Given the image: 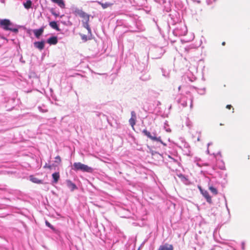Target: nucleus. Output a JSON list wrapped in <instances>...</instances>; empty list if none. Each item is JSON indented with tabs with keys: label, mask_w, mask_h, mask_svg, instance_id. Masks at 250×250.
<instances>
[{
	"label": "nucleus",
	"mask_w": 250,
	"mask_h": 250,
	"mask_svg": "<svg viewBox=\"0 0 250 250\" xmlns=\"http://www.w3.org/2000/svg\"><path fill=\"white\" fill-rule=\"evenodd\" d=\"M190 101H191V103L192 102V101H191V99H190ZM190 106H192V104H190Z\"/></svg>",
	"instance_id": "nucleus-37"
},
{
	"label": "nucleus",
	"mask_w": 250,
	"mask_h": 250,
	"mask_svg": "<svg viewBox=\"0 0 250 250\" xmlns=\"http://www.w3.org/2000/svg\"><path fill=\"white\" fill-rule=\"evenodd\" d=\"M44 168H48L49 169H51L52 168V166L51 165H48L47 164H46L44 167H43Z\"/></svg>",
	"instance_id": "nucleus-26"
},
{
	"label": "nucleus",
	"mask_w": 250,
	"mask_h": 250,
	"mask_svg": "<svg viewBox=\"0 0 250 250\" xmlns=\"http://www.w3.org/2000/svg\"><path fill=\"white\" fill-rule=\"evenodd\" d=\"M40 110H41L42 112H46V111H47V110H42L41 109H40Z\"/></svg>",
	"instance_id": "nucleus-29"
},
{
	"label": "nucleus",
	"mask_w": 250,
	"mask_h": 250,
	"mask_svg": "<svg viewBox=\"0 0 250 250\" xmlns=\"http://www.w3.org/2000/svg\"><path fill=\"white\" fill-rule=\"evenodd\" d=\"M44 31V27H42L39 29H34L33 30V33L35 36V37L37 38H39V37L42 35Z\"/></svg>",
	"instance_id": "nucleus-9"
},
{
	"label": "nucleus",
	"mask_w": 250,
	"mask_h": 250,
	"mask_svg": "<svg viewBox=\"0 0 250 250\" xmlns=\"http://www.w3.org/2000/svg\"><path fill=\"white\" fill-rule=\"evenodd\" d=\"M30 180L32 182L36 184H42V181L41 180L38 179L37 178L33 176H30L29 177Z\"/></svg>",
	"instance_id": "nucleus-14"
},
{
	"label": "nucleus",
	"mask_w": 250,
	"mask_h": 250,
	"mask_svg": "<svg viewBox=\"0 0 250 250\" xmlns=\"http://www.w3.org/2000/svg\"><path fill=\"white\" fill-rule=\"evenodd\" d=\"M0 1L2 3H5V0H0Z\"/></svg>",
	"instance_id": "nucleus-28"
},
{
	"label": "nucleus",
	"mask_w": 250,
	"mask_h": 250,
	"mask_svg": "<svg viewBox=\"0 0 250 250\" xmlns=\"http://www.w3.org/2000/svg\"><path fill=\"white\" fill-rule=\"evenodd\" d=\"M47 42L50 45H55L58 42V39L57 37H51L47 39Z\"/></svg>",
	"instance_id": "nucleus-10"
},
{
	"label": "nucleus",
	"mask_w": 250,
	"mask_h": 250,
	"mask_svg": "<svg viewBox=\"0 0 250 250\" xmlns=\"http://www.w3.org/2000/svg\"><path fill=\"white\" fill-rule=\"evenodd\" d=\"M131 117L129 120V122L131 126L133 127L135 125V121L136 119V113L134 111L131 112Z\"/></svg>",
	"instance_id": "nucleus-7"
},
{
	"label": "nucleus",
	"mask_w": 250,
	"mask_h": 250,
	"mask_svg": "<svg viewBox=\"0 0 250 250\" xmlns=\"http://www.w3.org/2000/svg\"><path fill=\"white\" fill-rule=\"evenodd\" d=\"M195 163H196V165L198 166L199 167H202V166L203 165V163L202 162V161L200 159L196 158Z\"/></svg>",
	"instance_id": "nucleus-19"
},
{
	"label": "nucleus",
	"mask_w": 250,
	"mask_h": 250,
	"mask_svg": "<svg viewBox=\"0 0 250 250\" xmlns=\"http://www.w3.org/2000/svg\"><path fill=\"white\" fill-rule=\"evenodd\" d=\"M166 131L167 132H169V131H170V130L169 129H166Z\"/></svg>",
	"instance_id": "nucleus-30"
},
{
	"label": "nucleus",
	"mask_w": 250,
	"mask_h": 250,
	"mask_svg": "<svg viewBox=\"0 0 250 250\" xmlns=\"http://www.w3.org/2000/svg\"><path fill=\"white\" fill-rule=\"evenodd\" d=\"M73 13L76 15H78L83 19L82 23L83 27L87 30L89 34H91V30L89 25L90 15L83 11L82 10L77 8L74 9Z\"/></svg>",
	"instance_id": "nucleus-1"
},
{
	"label": "nucleus",
	"mask_w": 250,
	"mask_h": 250,
	"mask_svg": "<svg viewBox=\"0 0 250 250\" xmlns=\"http://www.w3.org/2000/svg\"><path fill=\"white\" fill-rule=\"evenodd\" d=\"M0 26L5 30H10L14 33L18 32V29L13 27V24L8 19H0Z\"/></svg>",
	"instance_id": "nucleus-3"
},
{
	"label": "nucleus",
	"mask_w": 250,
	"mask_h": 250,
	"mask_svg": "<svg viewBox=\"0 0 250 250\" xmlns=\"http://www.w3.org/2000/svg\"><path fill=\"white\" fill-rule=\"evenodd\" d=\"M204 197L206 199L207 201L209 204L212 203L211 197L207 191H204Z\"/></svg>",
	"instance_id": "nucleus-16"
},
{
	"label": "nucleus",
	"mask_w": 250,
	"mask_h": 250,
	"mask_svg": "<svg viewBox=\"0 0 250 250\" xmlns=\"http://www.w3.org/2000/svg\"><path fill=\"white\" fill-rule=\"evenodd\" d=\"M45 224L49 228H50V229H54V228L53 227V226L50 224V223H49L47 221H45Z\"/></svg>",
	"instance_id": "nucleus-22"
},
{
	"label": "nucleus",
	"mask_w": 250,
	"mask_h": 250,
	"mask_svg": "<svg viewBox=\"0 0 250 250\" xmlns=\"http://www.w3.org/2000/svg\"><path fill=\"white\" fill-rule=\"evenodd\" d=\"M53 14L54 16H58V15H57V14H55V13H53Z\"/></svg>",
	"instance_id": "nucleus-32"
},
{
	"label": "nucleus",
	"mask_w": 250,
	"mask_h": 250,
	"mask_svg": "<svg viewBox=\"0 0 250 250\" xmlns=\"http://www.w3.org/2000/svg\"><path fill=\"white\" fill-rule=\"evenodd\" d=\"M45 41L35 42L34 43V47L40 50H42L44 48Z\"/></svg>",
	"instance_id": "nucleus-6"
},
{
	"label": "nucleus",
	"mask_w": 250,
	"mask_h": 250,
	"mask_svg": "<svg viewBox=\"0 0 250 250\" xmlns=\"http://www.w3.org/2000/svg\"><path fill=\"white\" fill-rule=\"evenodd\" d=\"M49 24L50 26L53 29H55L58 31H60V29L59 28L58 25L55 21L50 22Z\"/></svg>",
	"instance_id": "nucleus-13"
},
{
	"label": "nucleus",
	"mask_w": 250,
	"mask_h": 250,
	"mask_svg": "<svg viewBox=\"0 0 250 250\" xmlns=\"http://www.w3.org/2000/svg\"><path fill=\"white\" fill-rule=\"evenodd\" d=\"M197 140H198V141H199V140H200V138H199V137H198V138H197Z\"/></svg>",
	"instance_id": "nucleus-35"
},
{
	"label": "nucleus",
	"mask_w": 250,
	"mask_h": 250,
	"mask_svg": "<svg viewBox=\"0 0 250 250\" xmlns=\"http://www.w3.org/2000/svg\"><path fill=\"white\" fill-rule=\"evenodd\" d=\"M25 8L28 9L31 7L32 1L30 0H27L25 2L23 3Z\"/></svg>",
	"instance_id": "nucleus-17"
},
{
	"label": "nucleus",
	"mask_w": 250,
	"mask_h": 250,
	"mask_svg": "<svg viewBox=\"0 0 250 250\" xmlns=\"http://www.w3.org/2000/svg\"><path fill=\"white\" fill-rule=\"evenodd\" d=\"M142 132L148 138H149L152 141L160 142L164 146H166V144L165 143H164L162 141L161 137L160 136L157 137L156 133H153L152 134H151L150 132L148 131L146 129H144Z\"/></svg>",
	"instance_id": "nucleus-4"
},
{
	"label": "nucleus",
	"mask_w": 250,
	"mask_h": 250,
	"mask_svg": "<svg viewBox=\"0 0 250 250\" xmlns=\"http://www.w3.org/2000/svg\"><path fill=\"white\" fill-rule=\"evenodd\" d=\"M201 194H203V189L202 188L201 186L198 187Z\"/></svg>",
	"instance_id": "nucleus-27"
},
{
	"label": "nucleus",
	"mask_w": 250,
	"mask_h": 250,
	"mask_svg": "<svg viewBox=\"0 0 250 250\" xmlns=\"http://www.w3.org/2000/svg\"><path fill=\"white\" fill-rule=\"evenodd\" d=\"M222 44L223 45H225V42H222Z\"/></svg>",
	"instance_id": "nucleus-33"
},
{
	"label": "nucleus",
	"mask_w": 250,
	"mask_h": 250,
	"mask_svg": "<svg viewBox=\"0 0 250 250\" xmlns=\"http://www.w3.org/2000/svg\"><path fill=\"white\" fill-rule=\"evenodd\" d=\"M181 88V86H179L178 87V90H179V91H180V90Z\"/></svg>",
	"instance_id": "nucleus-31"
},
{
	"label": "nucleus",
	"mask_w": 250,
	"mask_h": 250,
	"mask_svg": "<svg viewBox=\"0 0 250 250\" xmlns=\"http://www.w3.org/2000/svg\"><path fill=\"white\" fill-rule=\"evenodd\" d=\"M206 166H209V165H210V164H206Z\"/></svg>",
	"instance_id": "nucleus-36"
},
{
	"label": "nucleus",
	"mask_w": 250,
	"mask_h": 250,
	"mask_svg": "<svg viewBox=\"0 0 250 250\" xmlns=\"http://www.w3.org/2000/svg\"><path fill=\"white\" fill-rule=\"evenodd\" d=\"M52 177L53 179V182L54 183H57L60 178V174L59 172H55L52 174Z\"/></svg>",
	"instance_id": "nucleus-15"
},
{
	"label": "nucleus",
	"mask_w": 250,
	"mask_h": 250,
	"mask_svg": "<svg viewBox=\"0 0 250 250\" xmlns=\"http://www.w3.org/2000/svg\"><path fill=\"white\" fill-rule=\"evenodd\" d=\"M174 32L179 36L185 35L187 33L186 28L184 25L181 26L180 27H177Z\"/></svg>",
	"instance_id": "nucleus-5"
},
{
	"label": "nucleus",
	"mask_w": 250,
	"mask_h": 250,
	"mask_svg": "<svg viewBox=\"0 0 250 250\" xmlns=\"http://www.w3.org/2000/svg\"><path fill=\"white\" fill-rule=\"evenodd\" d=\"M99 3L102 5V6L104 8H105L107 7L109 5V4L107 3H102L101 2H99Z\"/></svg>",
	"instance_id": "nucleus-24"
},
{
	"label": "nucleus",
	"mask_w": 250,
	"mask_h": 250,
	"mask_svg": "<svg viewBox=\"0 0 250 250\" xmlns=\"http://www.w3.org/2000/svg\"><path fill=\"white\" fill-rule=\"evenodd\" d=\"M66 183L67 187L70 189L71 191H73L74 189L77 188L76 185L70 180H67Z\"/></svg>",
	"instance_id": "nucleus-11"
},
{
	"label": "nucleus",
	"mask_w": 250,
	"mask_h": 250,
	"mask_svg": "<svg viewBox=\"0 0 250 250\" xmlns=\"http://www.w3.org/2000/svg\"><path fill=\"white\" fill-rule=\"evenodd\" d=\"M81 37L82 38V39L83 40H84V41H86L87 40V36L83 34H81Z\"/></svg>",
	"instance_id": "nucleus-23"
},
{
	"label": "nucleus",
	"mask_w": 250,
	"mask_h": 250,
	"mask_svg": "<svg viewBox=\"0 0 250 250\" xmlns=\"http://www.w3.org/2000/svg\"><path fill=\"white\" fill-rule=\"evenodd\" d=\"M178 103H180L183 107L186 106L187 105V102L184 100L183 98L179 99L178 100Z\"/></svg>",
	"instance_id": "nucleus-20"
},
{
	"label": "nucleus",
	"mask_w": 250,
	"mask_h": 250,
	"mask_svg": "<svg viewBox=\"0 0 250 250\" xmlns=\"http://www.w3.org/2000/svg\"><path fill=\"white\" fill-rule=\"evenodd\" d=\"M209 189L214 195H217L218 194V190L212 186H210L209 187Z\"/></svg>",
	"instance_id": "nucleus-18"
},
{
	"label": "nucleus",
	"mask_w": 250,
	"mask_h": 250,
	"mask_svg": "<svg viewBox=\"0 0 250 250\" xmlns=\"http://www.w3.org/2000/svg\"><path fill=\"white\" fill-rule=\"evenodd\" d=\"M226 108L228 109H230L231 108L232 109V113L234 112V108L232 107V105H230V104H228L227 106H226Z\"/></svg>",
	"instance_id": "nucleus-25"
},
{
	"label": "nucleus",
	"mask_w": 250,
	"mask_h": 250,
	"mask_svg": "<svg viewBox=\"0 0 250 250\" xmlns=\"http://www.w3.org/2000/svg\"><path fill=\"white\" fill-rule=\"evenodd\" d=\"M173 247L172 245L168 244H165L163 245H161L158 250H173Z\"/></svg>",
	"instance_id": "nucleus-8"
},
{
	"label": "nucleus",
	"mask_w": 250,
	"mask_h": 250,
	"mask_svg": "<svg viewBox=\"0 0 250 250\" xmlns=\"http://www.w3.org/2000/svg\"><path fill=\"white\" fill-rule=\"evenodd\" d=\"M72 169L75 171L80 170L83 172L89 173H92L93 171V168L80 162L74 163L73 165Z\"/></svg>",
	"instance_id": "nucleus-2"
},
{
	"label": "nucleus",
	"mask_w": 250,
	"mask_h": 250,
	"mask_svg": "<svg viewBox=\"0 0 250 250\" xmlns=\"http://www.w3.org/2000/svg\"><path fill=\"white\" fill-rule=\"evenodd\" d=\"M187 125L189 126L190 125V123H187Z\"/></svg>",
	"instance_id": "nucleus-34"
},
{
	"label": "nucleus",
	"mask_w": 250,
	"mask_h": 250,
	"mask_svg": "<svg viewBox=\"0 0 250 250\" xmlns=\"http://www.w3.org/2000/svg\"><path fill=\"white\" fill-rule=\"evenodd\" d=\"M61 162V157L59 156H57L55 157V162L58 164L60 163Z\"/></svg>",
	"instance_id": "nucleus-21"
},
{
	"label": "nucleus",
	"mask_w": 250,
	"mask_h": 250,
	"mask_svg": "<svg viewBox=\"0 0 250 250\" xmlns=\"http://www.w3.org/2000/svg\"><path fill=\"white\" fill-rule=\"evenodd\" d=\"M51 1L57 4L61 8H65V3L63 0H51Z\"/></svg>",
	"instance_id": "nucleus-12"
}]
</instances>
